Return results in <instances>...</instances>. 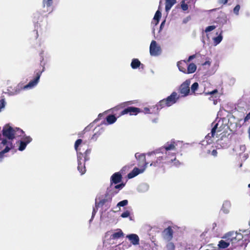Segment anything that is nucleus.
<instances>
[{
  "label": "nucleus",
  "mask_w": 250,
  "mask_h": 250,
  "mask_svg": "<svg viewBox=\"0 0 250 250\" xmlns=\"http://www.w3.org/2000/svg\"><path fill=\"white\" fill-rule=\"evenodd\" d=\"M250 120V112L246 115L244 120L240 119L239 120V124L240 125H244L245 123L248 122Z\"/></svg>",
  "instance_id": "nucleus-33"
},
{
  "label": "nucleus",
  "mask_w": 250,
  "mask_h": 250,
  "mask_svg": "<svg viewBox=\"0 0 250 250\" xmlns=\"http://www.w3.org/2000/svg\"><path fill=\"white\" fill-rule=\"evenodd\" d=\"M94 131L95 133L91 137V140L95 141L97 140L100 135L104 132V129L102 127L98 126L95 128Z\"/></svg>",
  "instance_id": "nucleus-17"
},
{
  "label": "nucleus",
  "mask_w": 250,
  "mask_h": 250,
  "mask_svg": "<svg viewBox=\"0 0 250 250\" xmlns=\"http://www.w3.org/2000/svg\"><path fill=\"white\" fill-rule=\"evenodd\" d=\"M27 145H26L25 143H23V142H22L21 140L20 141V146H19L18 149L20 151H23L24 150Z\"/></svg>",
  "instance_id": "nucleus-36"
},
{
  "label": "nucleus",
  "mask_w": 250,
  "mask_h": 250,
  "mask_svg": "<svg viewBox=\"0 0 250 250\" xmlns=\"http://www.w3.org/2000/svg\"><path fill=\"white\" fill-rule=\"evenodd\" d=\"M116 118L113 115H108L106 117V121L109 125L113 124L116 121Z\"/></svg>",
  "instance_id": "nucleus-31"
},
{
  "label": "nucleus",
  "mask_w": 250,
  "mask_h": 250,
  "mask_svg": "<svg viewBox=\"0 0 250 250\" xmlns=\"http://www.w3.org/2000/svg\"><path fill=\"white\" fill-rule=\"evenodd\" d=\"M218 124H216L214 126L212 127L211 129V131L210 133L208 134L207 136L206 137V139L208 143H210L212 142V140L211 139L212 137H214L215 135V133L216 132Z\"/></svg>",
  "instance_id": "nucleus-19"
},
{
  "label": "nucleus",
  "mask_w": 250,
  "mask_h": 250,
  "mask_svg": "<svg viewBox=\"0 0 250 250\" xmlns=\"http://www.w3.org/2000/svg\"><path fill=\"white\" fill-rule=\"evenodd\" d=\"M157 108H163L165 106H170L168 103H167V101L166 99H164L159 102V103L157 104Z\"/></svg>",
  "instance_id": "nucleus-29"
},
{
  "label": "nucleus",
  "mask_w": 250,
  "mask_h": 250,
  "mask_svg": "<svg viewBox=\"0 0 250 250\" xmlns=\"http://www.w3.org/2000/svg\"><path fill=\"white\" fill-rule=\"evenodd\" d=\"M165 22H166V21L164 20V21H163L160 25V30H162V28H163V27L164 26L165 24Z\"/></svg>",
  "instance_id": "nucleus-53"
},
{
  "label": "nucleus",
  "mask_w": 250,
  "mask_h": 250,
  "mask_svg": "<svg viewBox=\"0 0 250 250\" xmlns=\"http://www.w3.org/2000/svg\"><path fill=\"white\" fill-rule=\"evenodd\" d=\"M22 90H24V85L21 83L18 84L13 89L11 87H8L7 92L5 93L8 96H14L19 94Z\"/></svg>",
  "instance_id": "nucleus-10"
},
{
  "label": "nucleus",
  "mask_w": 250,
  "mask_h": 250,
  "mask_svg": "<svg viewBox=\"0 0 250 250\" xmlns=\"http://www.w3.org/2000/svg\"><path fill=\"white\" fill-rule=\"evenodd\" d=\"M210 63H211V62H210L209 61H206V62H205L203 64V65H208V66H210Z\"/></svg>",
  "instance_id": "nucleus-52"
},
{
  "label": "nucleus",
  "mask_w": 250,
  "mask_h": 250,
  "mask_svg": "<svg viewBox=\"0 0 250 250\" xmlns=\"http://www.w3.org/2000/svg\"><path fill=\"white\" fill-rule=\"evenodd\" d=\"M122 175L119 172L115 173L111 177V182L115 184L119 183L122 180Z\"/></svg>",
  "instance_id": "nucleus-20"
},
{
  "label": "nucleus",
  "mask_w": 250,
  "mask_h": 250,
  "mask_svg": "<svg viewBox=\"0 0 250 250\" xmlns=\"http://www.w3.org/2000/svg\"><path fill=\"white\" fill-rule=\"evenodd\" d=\"M103 116V114L100 113L98 115V118L94 121V122H96L97 120H99L102 116Z\"/></svg>",
  "instance_id": "nucleus-55"
},
{
  "label": "nucleus",
  "mask_w": 250,
  "mask_h": 250,
  "mask_svg": "<svg viewBox=\"0 0 250 250\" xmlns=\"http://www.w3.org/2000/svg\"><path fill=\"white\" fill-rule=\"evenodd\" d=\"M128 204V201L127 200H124L122 201L119 202L117 205V207H124L126 205H127Z\"/></svg>",
  "instance_id": "nucleus-37"
},
{
  "label": "nucleus",
  "mask_w": 250,
  "mask_h": 250,
  "mask_svg": "<svg viewBox=\"0 0 250 250\" xmlns=\"http://www.w3.org/2000/svg\"><path fill=\"white\" fill-rule=\"evenodd\" d=\"M126 237L129 240L130 243L133 245H137L139 244L140 239L139 236L134 233L128 234Z\"/></svg>",
  "instance_id": "nucleus-16"
},
{
  "label": "nucleus",
  "mask_w": 250,
  "mask_h": 250,
  "mask_svg": "<svg viewBox=\"0 0 250 250\" xmlns=\"http://www.w3.org/2000/svg\"><path fill=\"white\" fill-rule=\"evenodd\" d=\"M21 137H22L21 141L25 143L26 145H28L32 141V138L29 136H26L24 133L22 134Z\"/></svg>",
  "instance_id": "nucleus-27"
},
{
  "label": "nucleus",
  "mask_w": 250,
  "mask_h": 250,
  "mask_svg": "<svg viewBox=\"0 0 250 250\" xmlns=\"http://www.w3.org/2000/svg\"><path fill=\"white\" fill-rule=\"evenodd\" d=\"M177 145V142L171 140L166 143L163 146L154 151L148 152L146 155L151 159L156 158L150 166L157 167L161 164H170L172 163L176 167L180 166L181 163L176 160V157Z\"/></svg>",
  "instance_id": "nucleus-1"
},
{
  "label": "nucleus",
  "mask_w": 250,
  "mask_h": 250,
  "mask_svg": "<svg viewBox=\"0 0 250 250\" xmlns=\"http://www.w3.org/2000/svg\"><path fill=\"white\" fill-rule=\"evenodd\" d=\"M149 189V186L146 183L140 184L137 188V190L140 192H145Z\"/></svg>",
  "instance_id": "nucleus-24"
},
{
  "label": "nucleus",
  "mask_w": 250,
  "mask_h": 250,
  "mask_svg": "<svg viewBox=\"0 0 250 250\" xmlns=\"http://www.w3.org/2000/svg\"><path fill=\"white\" fill-rule=\"evenodd\" d=\"M3 138H1V143L7 145H15L13 143L14 139L21 136L24 132L19 128H13L9 125H5L2 130Z\"/></svg>",
  "instance_id": "nucleus-3"
},
{
  "label": "nucleus",
  "mask_w": 250,
  "mask_h": 250,
  "mask_svg": "<svg viewBox=\"0 0 250 250\" xmlns=\"http://www.w3.org/2000/svg\"><path fill=\"white\" fill-rule=\"evenodd\" d=\"M91 150L90 149H86L83 154V157H84V162L88 161L89 160L88 155L90 153Z\"/></svg>",
  "instance_id": "nucleus-35"
},
{
  "label": "nucleus",
  "mask_w": 250,
  "mask_h": 250,
  "mask_svg": "<svg viewBox=\"0 0 250 250\" xmlns=\"http://www.w3.org/2000/svg\"><path fill=\"white\" fill-rule=\"evenodd\" d=\"M15 147V145H10L9 144L7 145H3L0 143V149L1 150L0 151V162L3 161V159L7 156L6 154L11 149H13Z\"/></svg>",
  "instance_id": "nucleus-6"
},
{
  "label": "nucleus",
  "mask_w": 250,
  "mask_h": 250,
  "mask_svg": "<svg viewBox=\"0 0 250 250\" xmlns=\"http://www.w3.org/2000/svg\"><path fill=\"white\" fill-rule=\"evenodd\" d=\"M217 92V90L216 89H215V90L212 91L211 92H208V93H206V95H208V94L212 95V94H214V93H216Z\"/></svg>",
  "instance_id": "nucleus-50"
},
{
  "label": "nucleus",
  "mask_w": 250,
  "mask_h": 250,
  "mask_svg": "<svg viewBox=\"0 0 250 250\" xmlns=\"http://www.w3.org/2000/svg\"><path fill=\"white\" fill-rule=\"evenodd\" d=\"M98 208H99L98 207H96V206L94 208H93V211H92V217H91V219L89 220L90 222H91L92 221V220H93V219L94 218V217L95 215V214L98 210Z\"/></svg>",
  "instance_id": "nucleus-42"
},
{
  "label": "nucleus",
  "mask_w": 250,
  "mask_h": 250,
  "mask_svg": "<svg viewBox=\"0 0 250 250\" xmlns=\"http://www.w3.org/2000/svg\"><path fill=\"white\" fill-rule=\"evenodd\" d=\"M196 65L194 63H190L188 66L186 74L193 73L196 71Z\"/></svg>",
  "instance_id": "nucleus-25"
},
{
  "label": "nucleus",
  "mask_w": 250,
  "mask_h": 250,
  "mask_svg": "<svg viewBox=\"0 0 250 250\" xmlns=\"http://www.w3.org/2000/svg\"><path fill=\"white\" fill-rule=\"evenodd\" d=\"M124 186V185L123 184H119V185H116L115 186V188L116 189H120L122 188Z\"/></svg>",
  "instance_id": "nucleus-46"
},
{
  "label": "nucleus",
  "mask_w": 250,
  "mask_h": 250,
  "mask_svg": "<svg viewBox=\"0 0 250 250\" xmlns=\"http://www.w3.org/2000/svg\"><path fill=\"white\" fill-rule=\"evenodd\" d=\"M247 231L245 229H240L239 231H231L225 234V238L230 243L231 249H235L239 247L245 246L246 247L250 241V236L249 234L243 235L242 233Z\"/></svg>",
  "instance_id": "nucleus-2"
},
{
  "label": "nucleus",
  "mask_w": 250,
  "mask_h": 250,
  "mask_svg": "<svg viewBox=\"0 0 250 250\" xmlns=\"http://www.w3.org/2000/svg\"><path fill=\"white\" fill-rule=\"evenodd\" d=\"M190 81L189 80H187L180 85L179 88V91L183 96L185 97L188 95L190 91Z\"/></svg>",
  "instance_id": "nucleus-11"
},
{
  "label": "nucleus",
  "mask_w": 250,
  "mask_h": 250,
  "mask_svg": "<svg viewBox=\"0 0 250 250\" xmlns=\"http://www.w3.org/2000/svg\"><path fill=\"white\" fill-rule=\"evenodd\" d=\"M144 112L145 113V114H148V113H150V110L147 107H145L144 109Z\"/></svg>",
  "instance_id": "nucleus-48"
},
{
  "label": "nucleus",
  "mask_w": 250,
  "mask_h": 250,
  "mask_svg": "<svg viewBox=\"0 0 250 250\" xmlns=\"http://www.w3.org/2000/svg\"><path fill=\"white\" fill-rule=\"evenodd\" d=\"M228 0H219V3L220 4H225L228 2Z\"/></svg>",
  "instance_id": "nucleus-49"
},
{
  "label": "nucleus",
  "mask_w": 250,
  "mask_h": 250,
  "mask_svg": "<svg viewBox=\"0 0 250 250\" xmlns=\"http://www.w3.org/2000/svg\"><path fill=\"white\" fill-rule=\"evenodd\" d=\"M83 141L82 139H78L75 143L74 147L77 153V159H78V170L81 173L82 175L85 172V167L84 163L82 162V158L83 157V154L82 152L81 151V147L83 146L82 144Z\"/></svg>",
  "instance_id": "nucleus-5"
},
{
  "label": "nucleus",
  "mask_w": 250,
  "mask_h": 250,
  "mask_svg": "<svg viewBox=\"0 0 250 250\" xmlns=\"http://www.w3.org/2000/svg\"><path fill=\"white\" fill-rule=\"evenodd\" d=\"M216 28V26L215 25H210V26H208L206 29H205V32H209L210 31H211L212 30H213L214 29H215Z\"/></svg>",
  "instance_id": "nucleus-44"
},
{
  "label": "nucleus",
  "mask_w": 250,
  "mask_h": 250,
  "mask_svg": "<svg viewBox=\"0 0 250 250\" xmlns=\"http://www.w3.org/2000/svg\"><path fill=\"white\" fill-rule=\"evenodd\" d=\"M133 104L132 101H128L126 102L123 103L121 104L120 105H118L117 106L115 107L114 108H123L127 105L131 104Z\"/></svg>",
  "instance_id": "nucleus-34"
},
{
  "label": "nucleus",
  "mask_w": 250,
  "mask_h": 250,
  "mask_svg": "<svg viewBox=\"0 0 250 250\" xmlns=\"http://www.w3.org/2000/svg\"><path fill=\"white\" fill-rule=\"evenodd\" d=\"M44 71V67H43L41 71H39L36 73V76L33 80L30 81L27 84L24 85V90L31 89L36 86L39 82L42 73Z\"/></svg>",
  "instance_id": "nucleus-9"
},
{
  "label": "nucleus",
  "mask_w": 250,
  "mask_h": 250,
  "mask_svg": "<svg viewBox=\"0 0 250 250\" xmlns=\"http://www.w3.org/2000/svg\"><path fill=\"white\" fill-rule=\"evenodd\" d=\"M163 238L167 241H170L173 238V230L172 227H168L165 229L162 232Z\"/></svg>",
  "instance_id": "nucleus-13"
},
{
  "label": "nucleus",
  "mask_w": 250,
  "mask_h": 250,
  "mask_svg": "<svg viewBox=\"0 0 250 250\" xmlns=\"http://www.w3.org/2000/svg\"><path fill=\"white\" fill-rule=\"evenodd\" d=\"M231 207V203L229 201H225L224 202L221 210L225 214H228L229 212V210Z\"/></svg>",
  "instance_id": "nucleus-18"
},
{
  "label": "nucleus",
  "mask_w": 250,
  "mask_h": 250,
  "mask_svg": "<svg viewBox=\"0 0 250 250\" xmlns=\"http://www.w3.org/2000/svg\"><path fill=\"white\" fill-rule=\"evenodd\" d=\"M248 187L250 188V184L248 185Z\"/></svg>",
  "instance_id": "nucleus-56"
},
{
  "label": "nucleus",
  "mask_w": 250,
  "mask_h": 250,
  "mask_svg": "<svg viewBox=\"0 0 250 250\" xmlns=\"http://www.w3.org/2000/svg\"><path fill=\"white\" fill-rule=\"evenodd\" d=\"M176 3V0H166L165 10L168 12L171 7Z\"/></svg>",
  "instance_id": "nucleus-22"
},
{
  "label": "nucleus",
  "mask_w": 250,
  "mask_h": 250,
  "mask_svg": "<svg viewBox=\"0 0 250 250\" xmlns=\"http://www.w3.org/2000/svg\"><path fill=\"white\" fill-rule=\"evenodd\" d=\"M186 62L185 61H179L177 63V67H178V69L179 71L184 73H186Z\"/></svg>",
  "instance_id": "nucleus-23"
},
{
  "label": "nucleus",
  "mask_w": 250,
  "mask_h": 250,
  "mask_svg": "<svg viewBox=\"0 0 250 250\" xmlns=\"http://www.w3.org/2000/svg\"><path fill=\"white\" fill-rule=\"evenodd\" d=\"M211 155L214 156H216L217 155V151L215 149H213L211 152Z\"/></svg>",
  "instance_id": "nucleus-51"
},
{
  "label": "nucleus",
  "mask_w": 250,
  "mask_h": 250,
  "mask_svg": "<svg viewBox=\"0 0 250 250\" xmlns=\"http://www.w3.org/2000/svg\"><path fill=\"white\" fill-rule=\"evenodd\" d=\"M228 248V250H233V249L231 248V245L230 243L225 238V234L222 237V239L218 242L217 250L221 249H224Z\"/></svg>",
  "instance_id": "nucleus-12"
},
{
  "label": "nucleus",
  "mask_w": 250,
  "mask_h": 250,
  "mask_svg": "<svg viewBox=\"0 0 250 250\" xmlns=\"http://www.w3.org/2000/svg\"><path fill=\"white\" fill-rule=\"evenodd\" d=\"M112 199L108 194H105L104 195L97 196L95 199V205L96 207H102L107 203L111 201Z\"/></svg>",
  "instance_id": "nucleus-7"
},
{
  "label": "nucleus",
  "mask_w": 250,
  "mask_h": 250,
  "mask_svg": "<svg viewBox=\"0 0 250 250\" xmlns=\"http://www.w3.org/2000/svg\"><path fill=\"white\" fill-rule=\"evenodd\" d=\"M6 102L4 99L0 100V112H1L5 107Z\"/></svg>",
  "instance_id": "nucleus-39"
},
{
  "label": "nucleus",
  "mask_w": 250,
  "mask_h": 250,
  "mask_svg": "<svg viewBox=\"0 0 250 250\" xmlns=\"http://www.w3.org/2000/svg\"><path fill=\"white\" fill-rule=\"evenodd\" d=\"M135 157L139 162V166H141V163H145V164L141 168L137 167L134 168L128 174V177L129 179L133 178L138 175L139 174L144 172L146 168L147 165L148 164V162H146V161L145 154H139V153H136L135 155Z\"/></svg>",
  "instance_id": "nucleus-4"
},
{
  "label": "nucleus",
  "mask_w": 250,
  "mask_h": 250,
  "mask_svg": "<svg viewBox=\"0 0 250 250\" xmlns=\"http://www.w3.org/2000/svg\"><path fill=\"white\" fill-rule=\"evenodd\" d=\"M162 14L161 12L160 11V10L158 9L155 13L154 17L153 18V20L154 21H156L155 25H157L159 20L161 17Z\"/></svg>",
  "instance_id": "nucleus-30"
},
{
  "label": "nucleus",
  "mask_w": 250,
  "mask_h": 250,
  "mask_svg": "<svg viewBox=\"0 0 250 250\" xmlns=\"http://www.w3.org/2000/svg\"><path fill=\"white\" fill-rule=\"evenodd\" d=\"M198 86H199V84H198V83L195 82V83H193L191 86V92H195V91L197 90V89L198 88Z\"/></svg>",
  "instance_id": "nucleus-38"
},
{
  "label": "nucleus",
  "mask_w": 250,
  "mask_h": 250,
  "mask_svg": "<svg viewBox=\"0 0 250 250\" xmlns=\"http://www.w3.org/2000/svg\"><path fill=\"white\" fill-rule=\"evenodd\" d=\"M196 57V55H191L188 58V60L187 61V62H190V61H191L192 59H194Z\"/></svg>",
  "instance_id": "nucleus-47"
},
{
  "label": "nucleus",
  "mask_w": 250,
  "mask_h": 250,
  "mask_svg": "<svg viewBox=\"0 0 250 250\" xmlns=\"http://www.w3.org/2000/svg\"><path fill=\"white\" fill-rule=\"evenodd\" d=\"M240 9V6L239 4L236 5L233 8V11L235 15L236 16L239 15V10Z\"/></svg>",
  "instance_id": "nucleus-40"
},
{
  "label": "nucleus",
  "mask_w": 250,
  "mask_h": 250,
  "mask_svg": "<svg viewBox=\"0 0 250 250\" xmlns=\"http://www.w3.org/2000/svg\"><path fill=\"white\" fill-rule=\"evenodd\" d=\"M143 65L138 59H133L130 64L131 68L133 69H137L140 66H143Z\"/></svg>",
  "instance_id": "nucleus-21"
},
{
  "label": "nucleus",
  "mask_w": 250,
  "mask_h": 250,
  "mask_svg": "<svg viewBox=\"0 0 250 250\" xmlns=\"http://www.w3.org/2000/svg\"><path fill=\"white\" fill-rule=\"evenodd\" d=\"M181 8L183 11H186L188 9V5L185 2L184 0H183L181 2Z\"/></svg>",
  "instance_id": "nucleus-43"
},
{
  "label": "nucleus",
  "mask_w": 250,
  "mask_h": 250,
  "mask_svg": "<svg viewBox=\"0 0 250 250\" xmlns=\"http://www.w3.org/2000/svg\"><path fill=\"white\" fill-rule=\"evenodd\" d=\"M140 109L135 107L130 106L125 108L121 112V115L129 113L130 115H136L140 112Z\"/></svg>",
  "instance_id": "nucleus-14"
},
{
  "label": "nucleus",
  "mask_w": 250,
  "mask_h": 250,
  "mask_svg": "<svg viewBox=\"0 0 250 250\" xmlns=\"http://www.w3.org/2000/svg\"><path fill=\"white\" fill-rule=\"evenodd\" d=\"M124 235V233L121 229H118L117 232L113 233L111 235V238L113 239H117Z\"/></svg>",
  "instance_id": "nucleus-26"
},
{
  "label": "nucleus",
  "mask_w": 250,
  "mask_h": 250,
  "mask_svg": "<svg viewBox=\"0 0 250 250\" xmlns=\"http://www.w3.org/2000/svg\"><path fill=\"white\" fill-rule=\"evenodd\" d=\"M167 250H174L175 246L174 244L172 242H169L167 245Z\"/></svg>",
  "instance_id": "nucleus-41"
},
{
  "label": "nucleus",
  "mask_w": 250,
  "mask_h": 250,
  "mask_svg": "<svg viewBox=\"0 0 250 250\" xmlns=\"http://www.w3.org/2000/svg\"><path fill=\"white\" fill-rule=\"evenodd\" d=\"M149 53L151 56H158L161 55L162 50L160 46L157 42L153 40L151 41L149 46Z\"/></svg>",
  "instance_id": "nucleus-8"
},
{
  "label": "nucleus",
  "mask_w": 250,
  "mask_h": 250,
  "mask_svg": "<svg viewBox=\"0 0 250 250\" xmlns=\"http://www.w3.org/2000/svg\"><path fill=\"white\" fill-rule=\"evenodd\" d=\"M153 122H156V120H154L153 121Z\"/></svg>",
  "instance_id": "nucleus-57"
},
{
  "label": "nucleus",
  "mask_w": 250,
  "mask_h": 250,
  "mask_svg": "<svg viewBox=\"0 0 250 250\" xmlns=\"http://www.w3.org/2000/svg\"><path fill=\"white\" fill-rule=\"evenodd\" d=\"M91 124H90L89 125H88L87 126H86L85 128H84V131H88L89 129V127L90 126H91Z\"/></svg>",
  "instance_id": "nucleus-54"
},
{
  "label": "nucleus",
  "mask_w": 250,
  "mask_h": 250,
  "mask_svg": "<svg viewBox=\"0 0 250 250\" xmlns=\"http://www.w3.org/2000/svg\"><path fill=\"white\" fill-rule=\"evenodd\" d=\"M223 40L222 31L219 34V35L213 38V43L214 45H217L220 43Z\"/></svg>",
  "instance_id": "nucleus-28"
},
{
  "label": "nucleus",
  "mask_w": 250,
  "mask_h": 250,
  "mask_svg": "<svg viewBox=\"0 0 250 250\" xmlns=\"http://www.w3.org/2000/svg\"><path fill=\"white\" fill-rule=\"evenodd\" d=\"M180 98V95L176 92H173L170 96H168L166 99L167 103L169 106L175 104Z\"/></svg>",
  "instance_id": "nucleus-15"
},
{
  "label": "nucleus",
  "mask_w": 250,
  "mask_h": 250,
  "mask_svg": "<svg viewBox=\"0 0 250 250\" xmlns=\"http://www.w3.org/2000/svg\"><path fill=\"white\" fill-rule=\"evenodd\" d=\"M130 215V212L128 210H126L125 211H124L122 214H121V216L123 218H126L128 217Z\"/></svg>",
  "instance_id": "nucleus-45"
},
{
  "label": "nucleus",
  "mask_w": 250,
  "mask_h": 250,
  "mask_svg": "<svg viewBox=\"0 0 250 250\" xmlns=\"http://www.w3.org/2000/svg\"><path fill=\"white\" fill-rule=\"evenodd\" d=\"M53 3V0H43L42 5L43 7L47 8L50 7Z\"/></svg>",
  "instance_id": "nucleus-32"
}]
</instances>
